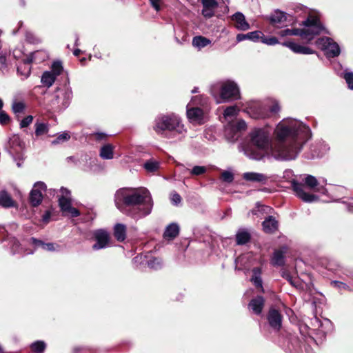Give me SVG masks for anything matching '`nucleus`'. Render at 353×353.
Instances as JSON below:
<instances>
[{
	"instance_id": "nucleus-1",
	"label": "nucleus",
	"mask_w": 353,
	"mask_h": 353,
	"mask_svg": "<svg viewBox=\"0 0 353 353\" xmlns=\"http://www.w3.org/2000/svg\"><path fill=\"white\" fill-rule=\"evenodd\" d=\"M274 136L275 141L270 145L268 130H252L248 136V143L243 148L244 154L254 160L262 159L266 154L280 161L294 160L305 143L311 139L312 131L303 121L289 117L276 125Z\"/></svg>"
},
{
	"instance_id": "nucleus-2",
	"label": "nucleus",
	"mask_w": 353,
	"mask_h": 353,
	"mask_svg": "<svg viewBox=\"0 0 353 353\" xmlns=\"http://www.w3.org/2000/svg\"><path fill=\"white\" fill-rule=\"evenodd\" d=\"M114 202L121 212L135 219L149 215L153 207L152 196L143 188L137 190L120 189L114 195Z\"/></svg>"
},
{
	"instance_id": "nucleus-3",
	"label": "nucleus",
	"mask_w": 353,
	"mask_h": 353,
	"mask_svg": "<svg viewBox=\"0 0 353 353\" xmlns=\"http://www.w3.org/2000/svg\"><path fill=\"white\" fill-rule=\"evenodd\" d=\"M153 130L158 134L168 137L182 135L185 131L181 118L175 114L157 116L154 121Z\"/></svg>"
},
{
	"instance_id": "nucleus-4",
	"label": "nucleus",
	"mask_w": 353,
	"mask_h": 353,
	"mask_svg": "<svg viewBox=\"0 0 353 353\" xmlns=\"http://www.w3.org/2000/svg\"><path fill=\"white\" fill-rule=\"evenodd\" d=\"M301 25L302 28L291 29V36H299L307 43H310L316 36L324 30L319 18L312 14H310Z\"/></svg>"
},
{
	"instance_id": "nucleus-5",
	"label": "nucleus",
	"mask_w": 353,
	"mask_h": 353,
	"mask_svg": "<svg viewBox=\"0 0 353 353\" xmlns=\"http://www.w3.org/2000/svg\"><path fill=\"white\" fill-rule=\"evenodd\" d=\"M291 185L296 195L304 202L312 203L318 201L319 197L317 196L306 192L304 190L305 186L311 190H314L319 185V181L315 176L307 174L303 178L301 183L292 181Z\"/></svg>"
},
{
	"instance_id": "nucleus-6",
	"label": "nucleus",
	"mask_w": 353,
	"mask_h": 353,
	"mask_svg": "<svg viewBox=\"0 0 353 353\" xmlns=\"http://www.w3.org/2000/svg\"><path fill=\"white\" fill-rule=\"evenodd\" d=\"M219 89H220L221 98L224 101L236 100L240 98L239 88L234 81H227L214 83L210 88L211 93L215 95Z\"/></svg>"
},
{
	"instance_id": "nucleus-7",
	"label": "nucleus",
	"mask_w": 353,
	"mask_h": 353,
	"mask_svg": "<svg viewBox=\"0 0 353 353\" xmlns=\"http://www.w3.org/2000/svg\"><path fill=\"white\" fill-rule=\"evenodd\" d=\"M206 97L196 96L193 97L191 101L187 105V117L192 123L201 125L205 121V115L203 110L199 107H194V105H203L206 103Z\"/></svg>"
},
{
	"instance_id": "nucleus-8",
	"label": "nucleus",
	"mask_w": 353,
	"mask_h": 353,
	"mask_svg": "<svg viewBox=\"0 0 353 353\" xmlns=\"http://www.w3.org/2000/svg\"><path fill=\"white\" fill-rule=\"evenodd\" d=\"M61 195L59 196V205L65 216L74 218L80 215L79 211L72 206L71 192L68 188L62 187L60 189Z\"/></svg>"
},
{
	"instance_id": "nucleus-9",
	"label": "nucleus",
	"mask_w": 353,
	"mask_h": 353,
	"mask_svg": "<svg viewBox=\"0 0 353 353\" xmlns=\"http://www.w3.org/2000/svg\"><path fill=\"white\" fill-rule=\"evenodd\" d=\"M316 46L323 50L327 58H334L341 53L339 45L332 38L323 37L315 41Z\"/></svg>"
},
{
	"instance_id": "nucleus-10",
	"label": "nucleus",
	"mask_w": 353,
	"mask_h": 353,
	"mask_svg": "<svg viewBox=\"0 0 353 353\" xmlns=\"http://www.w3.org/2000/svg\"><path fill=\"white\" fill-rule=\"evenodd\" d=\"M72 97V88L68 84H65L56 90L52 104L60 109H65L70 105Z\"/></svg>"
},
{
	"instance_id": "nucleus-11",
	"label": "nucleus",
	"mask_w": 353,
	"mask_h": 353,
	"mask_svg": "<svg viewBox=\"0 0 353 353\" xmlns=\"http://www.w3.org/2000/svg\"><path fill=\"white\" fill-rule=\"evenodd\" d=\"M246 123L243 119L232 121L225 126V135L230 141L237 140L239 132L246 129Z\"/></svg>"
},
{
	"instance_id": "nucleus-12",
	"label": "nucleus",
	"mask_w": 353,
	"mask_h": 353,
	"mask_svg": "<svg viewBox=\"0 0 353 353\" xmlns=\"http://www.w3.org/2000/svg\"><path fill=\"white\" fill-rule=\"evenodd\" d=\"M47 190V186L43 181L36 182L30 193L29 200L33 207L39 205L43 201V192Z\"/></svg>"
},
{
	"instance_id": "nucleus-13",
	"label": "nucleus",
	"mask_w": 353,
	"mask_h": 353,
	"mask_svg": "<svg viewBox=\"0 0 353 353\" xmlns=\"http://www.w3.org/2000/svg\"><path fill=\"white\" fill-rule=\"evenodd\" d=\"M330 148L327 144L323 141L315 142L310 145L309 152L305 154L307 159H314L323 157Z\"/></svg>"
},
{
	"instance_id": "nucleus-14",
	"label": "nucleus",
	"mask_w": 353,
	"mask_h": 353,
	"mask_svg": "<svg viewBox=\"0 0 353 353\" xmlns=\"http://www.w3.org/2000/svg\"><path fill=\"white\" fill-rule=\"evenodd\" d=\"M93 235L96 240V243L92 245L93 250H98L108 246L110 236L107 231L104 230H97L94 232Z\"/></svg>"
},
{
	"instance_id": "nucleus-15",
	"label": "nucleus",
	"mask_w": 353,
	"mask_h": 353,
	"mask_svg": "<svg viewBox=\"0 0 353 353\" xmlns=\"http://www.w3.org/2000/svg\"><path fill=\"white\" fill-rule=\"evenodd\" d=\"M41 54L40 52L32 53L30 57L23 60V63L17 66V73L22 77V79L28 78L31 72L30 63L36 61L37 57Z\"/></svg>"
},
{
	"instance_id": "nucleus-16",
	"label": "nucleus",
	"mask_w": 353,
	"mask_h": 353,
	"mask_svg": "<svg viewBox=\"0 0 353 353\" xmlns=\"http://www.w3.org/2000/svg\"><path fill=\"white\" fill-rule=\"evenodd\" d=\"M268 322L270 326L274 330L279 331L282 326L283 316L281 312L274 307H271L267 316Z\"/></svg>"
},
{
	"instance_id": "nucleus-17",
	"label": "nucleus",
	"mask_w": 353,
	"mask_h": 353,
	"mask_svg": "<svg viewBox=\"0 0 353 353\" xmlns=\"http://www.w3.org/2000/svg\"><path fill=\"white\" fill-rule=\"evenodd\" d=\"M288 17H292L291 14L283 12L280 10H275L268 17L271 25L275 28H281L283 23L288 21Z\"/></svg>"
},
{
	"instance_id": "nucleus-18",
	"label": "nucleus",
	"mask_w": 353,
	"mask_h": 353,
	"mask_svg": "<svg viewBox=\"0 0 353 353\" xmlns=\"http://www.w3.org/2000/svg\"><path fill=\"white\" fill-rule=\"evenodd\" d=\"M283 46L290 48L296 54H312L315 53V51L312 48L292 41H285L283 43Z\"/></svg>"
},
{
	"instance_id": "nucleus-19",
	"label": "nucleus",
	"mask_w": 353,
	"mask_h": 353,
	"mask_svg": "<svg viewBox=\"0 0 353 353\" xmlns=\"http://www.w3.org/2000/svg\"><path fill=\"white\" fill-rule=\"evenodd\" d=\"M30 243L35 247H41L44 250L49 252H59L61 250V245L55 243H44L41 240L34 237L30 239Z\"/></svg>"
},
{
	"instance_id": "nucleus-20",
	"label": "nucleus",
	"mask_w": 353,
	"mask_h": 353,
	"mask_svg": "<svg viewBox=\"0 0 353 353\" xmlns=\"http://www.w3.org/2000/svg\"><path fill=\"white\" fill-rule=\"evenodd\" d=\"M245 112L254 119H263L266 117L263 107L258 103L250 105L246 108Z\"/></svg>"
},
{
	"instance_id": "nucleus-21",
	"label": "nucleus",
	"mask_w": 353,
	"mask_h": 353,
	"mask_svg": "<svg viewBox=\"0 0 353 353\" xmlns=\"http://www.w3.org/2000/svg\"><path fill=\"white\" fill-rule=\"evenodd\" d=\"M265 300L263 296H257L256 297L251 299L248 304V307L255 314L259 315L261 314L263 308L264 307Z\"/></svg>"
},
{
	"instance_id": "nucleus-22",
	"label": "nucleus",
	"mask_w": 353,
	"mask_h": 353,
	"mask_svg": "<svg viewBox=\"0 0 353 353\" xmlns=\"http://www.w3.org/2000/svg\"><path fill=\"white\" fill-rule=\"evenodd\" d=\"M232 20L235 22V27L240 30H248L250 29V25L246 21L245 16L240 12H236L232 16Z\"/></svg>"
},
{
	"instance_id": "nucleus-23",
	"label": "nucleus",
	"mask_w": 353,
	"mask_h": 353,
	"mask_svg": "<svg viewBox=\"0 0 353 353\" xmlns=\"http://www.w3.org/2000/svg\"><path fill=\"white\" fill-rule=\"evenodd\" d=\"M114 146L110 143L103 144L99 150V157L104 160H111L114 158Z\"/></svg>"
},
{
	"instance_id": "nucleus-24",
	"label": "nucleus",
	"mask_w": 353,
	"mask_h": 353,
	"mask_svg": "<svg viewBox=\"0 0 353 353\" xmlns=\"http://www.w3.org/2000/svg\"><path fill=\"white\" fill-rule=\"evenodd\" d=\"M263 229L266 233H273L278 228V221L272 216H268L263 223Z\"/></svg>"
},
{
	"instance_id": "nucleus-25",
	"label": "nucleus",
	"mask_w": 353,
	"mask_h": 353,
	"mask_svg": "<svg viewBox=\"0 0 353 353\" xmlns=\"http://www.w3.org/2000/svg\"><path fill=\"white\" fill-rule=\"evenodd\" d=\"M243 178L248 181L260 182L263 183H265L268 179V177L266 175L262 173L254 172H245L243 175Z\"/></svg>"
},
{
	"instance_id": "nucleus-26",
	"label": "nucleus",
	"mask_w": 353,
	"mask_h": 353,
	"mask_svg": "<svg viewBox=\"0 0 353 353\" xmlns=\"http://www.w3.org/2000/svg\"><path fill=\"white\" fill-rule=\"evenodd\" d=\"M179 225L175 223H172L166 227L163 233V237L167 240H173L179 235Z\"/></svg>"
},
{
	"instance_id": "nucleus-27",
	"label": "nucleus",
	"mask_w": 353,
	"mask_h": 353,
	"mask_svg": "<svg viewBox=\"0 0 353 353\" xmlns=\"http://www.w3.org/2000/svg\"><path fill=\"white\" fill-rule=\"evenodd\" d=\"M114 236L118 241L123 242L126 237V226L122 223H117L114 227Z\"/></svg>"
},
{
	"instance_id": "nucleus-28",
	"label": "nucleus",
	"mask_w": 353,
	"mask_h": 353,
	"mask_svg": "<svg viewBox=\"0 0 353 353\" xmlns=\"http://www.w3.org/2000/svg\"><path fill=\"white\" fill-rule=\"evenodd\" d=\"M261 35H263V33L261 31H254L247 34H239L236 36V40L239 42L245 39H249L253 41H258L261 37Z\"/></svg>"
},
{
	"instance_id": "nucleus-29",
	"label": "nucleus",
	"mask_w": 353,
	"mask_h": 353,
	"mask_svg": "<svg viewBox=\"0 0 353 353\" xmlns=\"http://www.w3.org/2000/svg\"><path fill=\"white\" fill-rule=\"evenodd\" d=\"M8 145L12 151L10 152H18L23 145V143L18 135H13L8 141Z\"/></svg>"
},
{
	"instance_id": "nucleus-30",
	"label": "nucleus",
	"mask_w": 353,
	"mask_h": 353,
	"mask_svg": "<svg viewBox=\"0 0 353 353\" xmlns=\"http://www.w3.org/2000/svg\"><path fill=\"white\" fill-rule=\"evenodd\" d=\"M211 43L210 39L203 36H196L192 39V46L198 50H201Z\"/></svg>"
},
{
	"instance_id": "nucleus-31",
	"label": "nucleus",
	"mask_w": 353,
	"mask_h": 353,
	"mask_svg": "<svg viewBox=\"0 0 353 353\" xmlns=\"http://www.w3.org/2000/svg\"><path fill=\"white\" fill-rule=\"evenodd\" d=\"M0 206L6 208L14 206V201L10 195L5 190L0 192Z\"/></svg>"
},
{
	"instance_id": "nucleus-32",
	"label": "nucleus",
	"mask_w": 353,
	"mask_h": 353,
	"mask_svg": "<svg viewBox=\"0 0 353 353\" xmlns=\"http://www.w3.org/2000/svg\"><path fill=\"white\" fill-rule=\"evenodd\" d=\"M250 234L246 229L239 230L236 234V241L238 245H245L250 239Z\"/></svg>"
},
{
	"instance_id": "nucleus-33",
	"label": "nucleus",
	"mask_w": 353,
	"mask_h": 353,
	"mask_svg": "<svg viewBox=\"0 0 353 353\" xmlns=\"http://www.w3.org/2000/svg\"><path fill=\"white\" fill-rule=\"evenodd\" d=\"M239 111V110L236 105L229 106L224 110L223 117L228 123L234 121Z\"/></svg>"
},
{
	"instance_id": "nucleus-34",
	"label": "nucleus",
	"mask_w": 353,
	"mask_h": 353,
	"mask_svg": "<svg viewBox=\"0 0 353 353\" xmlns=\"http://www.w3.org/2000/svg\"><path fill=\"white\" fill-rule=\"evenodd\" d=\"M6 241H8L11 252L12 254H21L23 252V248L19 241L14 237H8Z\"/></svg>"
},
{
	"instance_id": "nucleus-35",
	"label": "nucleus",
	"mask_w": 353,
	"mask_h": 353,
	"mask_svg": "<svg viewBox=\"0 0 353 353\" xmlns=\"http://www.w3.org/2000/svg\"><path fill=\"white\" fill-rule=\"evenodd\" d=\"M261 270L260 268H254L252 270V276L251 281L256 288H259L263 290V283L261 277Z\"/></svg>"
},
{
	"instance_id": "nucleus-36",
	"label": "nucleus",
	"mask_w": 353,
	"mask_h": 353,
	"mask_svg": "<svg viewBox=\"0 0 353 353\" xmlns=\"http://www.w3.org/2000/svg\"><path fill=\"white\" fill-rule=\"evenodd\" d=\"M56 77L54 76V74H53V73L49 71H46L43 73L41 76V81L43 85L50 88L52 85Z\"/></svg>"
},
{
	"instance_id": "nucleus-37",
	"label": "nucleus",
	"mask_w": 353,
	"mask_h": 353,
	"mask_svg": "<svg viewBox=\"0 0 353 353\" xmlns=\"http://www.w3.org/2000/svg\"><path fill=\"white\" fill-rule=\"evenodd\" d=\"M272 264L276 266H281L284 264V252L282 250H275L272 258Z\"/></svg>"
},
{
	"instance_id": "nucleus-38",
	"label": "nucleus",
	"mask_w": 353,
	"mask_h": 353,
	"mask_svg": "<svg viewBox=\"0 0 353 353\" xmlns=\"http://www.w3.org/2000/svg\"><path fill=\"white\" fill-rule=\"evenodd\" d=\"M143 166L147 172H154L159 169V162L154 159H149L143 163Z\"/></svg>"
},
{
	"instance_id": "nucleus-39",
	"label": "nucleus",
	"mask_w": 353,
	"mask_h": 353,
	"mask_svg": "<svg viewBox=\"0 0 353 353\" xmlns=\"http://www.w3.org/2000/svg\"><path fill=\"white\" fill-rule=\"evenodd\" d=\"M46 348V343L43 341H37L30 345V349L34 353H43Z\"/></svg>"
},
{
	"instance_id": "nucleus-40",
	"label": "nucleus",
	"mask_w": 353,
	"mask_h": 353,
	"mask_svg": "<svg viewBox=\"0 0 353 353\" xmlns=\"http://www.w3.org/2000/svg\"><path fill=\"white\" fill-rule=\"evenodd\" d=\"M35 126V135L37 137H40L48 132L49 126L46 123L42 122H37L34 124Z\"/></svg>"
},
{
	"instance_id": "nucleus-41",
	"label": "nucleus",
	"mask_w": 353,
	"mask_h": 353,
	"mask_svg": "<svg viewBox=\"0 0 353 353\" xmlns=\"http://www.w3.org/2000/svg\"><path fill=\"white\" fill-rule=\"evenodd\" d=\"M96 349L91 346L79 345L73 348L74 353H94Z\"/></svg>"
},
{
	"instance_id": "nucleus-42",
	"label": "nucleus",
	"mask_w": 353,
	"mask_h": 353,
	"mask_svg": "<svg viewBox=\"0 0 353 353\" xmlns=\"http://www.w3.org/2000/svg\"><path fill=\"white\" fill-rule=\"evenodd\" d=\"M187 171L192 176H200L206 172L207 168L205 166L195 165L192 169H187Z\"/></svg>"
},
{
	"instance_id": "nucleus-43",
	"label": "nucleus",
	"mask_w": 353,
	"mask_h": 353,
	"mask_svg": "<svg viewBox=\"0 0 353 353\" xmlns=\"http://www.w3.org/2000/svg\"><path fill=\"white\" fill-rule=\"evenodd\" d=\"M147 265L151 269L158 270L162 267L163 262L159 258H152L147 261Z\"/></svg>"
},
{
	"instance_id": "nucleus-44",
	"label": "nucleus",
	"mask_w": 353,
	"mask_h": 353,
	"mask_svg": "<svg viewBox=\"0 0 353 353\" xmlns=\"http://www.w3.org/2000/svg\"><path fill=\"white\" fill-rule=\"evenodd\" d=\"M70 139L68 132H64L58 135V137L52 141V145H57L68 141Z\"/></svg>"
},
{
	"instance_id": "nucleus-45",
	"label": "nucleus",
	"mask_w": 353,
	"mask_h": 353,
	"mask_svg": "<svg viewBox=\"0 0 353 353\" xmlns=\"http://www.w3.org/2000/svg\"><path fill=\"white\" fill-rule=\"evenodd\" d=\"M261 43L268 46H274L279 43V40L274 37H265L263 34L259 39Z\"/></svg>"
},
{
	"instance_id": "nucleus-46",
	"label": "nucleus",
	"mask_w": 353,
	"mask_h": 353,
	"mask_svg": "<svg viewBox=\"0 0 353 353\" xmlns=\"http://www.w3.org/2000/svg\"><path fill=\"white\" fill-rule=\"evenodd\" d=\"M62 70L63 66L61 61H54L52 63L50 72L53 73L56 77L61 73Z\"/></svg>"
},
{
	"instance_id": "nucleus-47",
	"label": "nucleus",
	"mask_w": 353,
	"mask_h": 353,
	"mask_svg": "<svg viewBox=\"0 0 353 353\" xmlns=\"http://www.w3.org/2000/svg\"><path fill=\"white\" fill-rule=\"evenodd\" d=\"M331 285L339 290H351L350 288L345 283L339 281H331Z\"/></svg>"
},
{
	"instance_id": "nucleus-48",
	"label": "nucleus",
	"mask_w": 353,
	"mask_h": 353,
	"mask_svg": "<svg viewBox=\"0 0 353 353\" xmlns=\"http://www.w3.org/2000/svg\"><path fill=\"white\" fill-rule=\"evenodd\" d=\"M221 179L226 183H232L234 180V174L232 172L225 170L221 173Z\"/></svg>"
},
{
	"instance_id": "nucleus-49",
	"label": "nucleus",
	"mask_w": 353,
	"mask_h": 353,
	"mask_svg": "<svg viewBox=\"0 0 353 353\" xmlns=\"http://www.w3.org/2000/svg\"><path fill=\"white\" fill-rule=\"evenodd\" d=\"M344 79L348 85V88L353 90V73L345 72L344 74Z\"/></svg>"
},
{
	"instance_id": "nucleus-50",
	"label": "nucleus",
	"mask_w": 353,
	"mask_h": 353,
	"mask_svg": "<svg viewBox=\"0 0 353 353\" xmlns=\"http://www.w3.org/2000/svg\"><path fill=\"white\" fill-rule=\"evenodd\" d=\"M203 7L208 8H216L217 2L216 0H201Z\"/></svg>"
},
{
	"instance_id": "nucleus-51",
	"label": "nucleus",
	"mask_w": 353,
	"mask_h": 353,
	"mask_svg": "<svg viewBox=\"0 0 353 353\" xmlns=\"http://www.w3.org/2000/svg\"><path fill=\"white\" fill-rule=\"evenodd\" d=\"M216 8H208L203 7L202 14L206 18H210L214 14Z\"/></svg>"
},
{
	"instance_id": "nucleus-52",
	"label": "nucleus",
	"mask_w": 353,
	"mask_h": 353,
	"mask_svg": "<svg viewBox=\"0 0 353 353\" xmlns=\"http://www.w3.org/2000/svg\"><path fill=\"white\" fill-rule=\"evenodd\" d=\"M10 119L8 114L5 111L0 112V123L6 125L9 123Z\"/></svg>"
},
{
	"instance_id": "nucleus-53",
	"label": "nucleus",
	"mask_w": 353,
	"mask_h": 353,
	"mask_svg": "<svg viewBox=\"0 0 353 353\" xmlns=\"http://www.w3.org/2000/svg\"><path fill=\"white\" fill-rule=\"evenodd\" d=\"M33 121V117L32 116H27L26 117L23 118L22 121L20 123V127L21 128H26Z\"/></svg>"
},
{
	"instance_id": "nucleus-54",
	"label": "nucleus",
	"mask_w": 353,
	"mask_h": 353,
	"mask_svg": "<svg viewBox=\"0 0 353 353\" xmlns=\"http://www.w3.org/2000/svg\"><path fill=\"white\" fill-rule=\"evenodd\" d=\"M24 109V105L21 102H16L12 105V110L14 113H21Z\"/></svg>"
},
{
	"instance_id": "nucleus-55",
	"label": "nucleus",
	"mask_w": 353,
	"mask_h": 353,
	"mask_svg": "<svg viewBox=\"0 0 353 353\" xmlns=\"http://www.w3.org/2000/svg\"><path fill=\"white\" fill-rule=\"evenodd\" d=\"M171 201L174 205H178L181 201V196L178 193L174 192L172 194Z\"/></svg>"
},
{
	"instance_id": "nucleus-56",
	"label": "nucleus",
	"mask_w": 353,
	"mask_h": 353,
	"mask_svg": "<svg viewBox=\"0 0 353 353\" xmlns=\"http://www.w3.org/2000/svg\"><path fill=\"white\" fill-rule=\"evenodd\" d=\"M26 40L31 43H35L38 42V39L36 38L32 32H26Z\"/></svg>"
},
{
	"instance_id": "nucleus-57",
	"label": "nucleus",
	"mask_w": 353,
	"mask_h": 353,
	"mask_svg": "<svg viewBox=\"0 0 353 353\" xmlns=\"http://www.w3.org/2000/svg\"><path fill=\"white\" fill-rule=\"evenodd\" d=\"M283 277L288 280L292 285L296 286V281L288 273L283 272Z\"/></svg>"
},
{
	"instance_id": "nucleus-58",
	"label": "nucleus",
	"mask_w": 353,
	"mask_h": 353,
	"mask_svg": "<svg viewBox=\"0 0 353 353\" xmlns=\"http://www.w3.org/2000/svg\"><path fill=\"white\" fill-rule=\"evenodd\" d=\"M93 136L97 141H102L107 138V134L103 132H96Z\"/></svg>"
},
{
	"instance_id": "nucleus-59",
	"label": "nucleus",
	"mask_w": 353,
	"mask_h": 353,
	"mask_svg": "<svg viewBox=\"0 0 353 353\" xmlns=\"http://www.w3.org/2000/svg\"><path fill=\"white\" fill-rule=\"evenodd\" d=\"M150 2L156 11L158 12L161 10V0H150Z\"/></svg>"
},
{
	"instance_id": "nucleus-60",
	"label": "nucleus",
	"mask_w": 353,
	"mask_h": 353,
	"mask_svg": "<svg viewBox=\"0 0 353 353\" xmlns=\"http://www.w3.org/2000/svg\"><path fill=\"white\" fill-rule=\"evenodd\" d=\"M277 34L281 37L291 36V29L287 28V29L282 30L278 32Z\"/></svg>"
},
{
	"instance_id": "nucleus-61",
	"label": "nucleus",
	"mask_w": 353,
	"mask_h": 353,
	"mask_svg": "<svg viewBox=\"0 0 353 353\" xmlns=\"http://www.w3.org/2000/svg\"><path fill=\"white\" fill-rule=\"evenodd\" d=\"M270 110V112L272 113H277L279 111L280 108H279V104L277 103H275L272 105Z\"/></svg>"
},
{
	"instance_id": "nucleus-62",
	"label": "nucleus",
	"mask_w": 353,
	"mask_h": 353,
	"mask_svg": "<svg viewBox=\"0 0 353 353\" xmlns=\"http://www.w3.org/2000/svg\"><path fill=\"white\" fill-rule=\"evenodd\" d=\"M50 212L49 211H46L42 216V221L44 223H48L50 220Z\"/></svg>"
},
{
	"instance_id": "nucleus-63",
	"label": "nucleus",
	"mask_w": 353,
	"mask_h": 353,
	"mask_svg": "<svg viewBox=\"0 0 353 353\" xmlns=\"http://www.w3.org/2000/svg\"><path fill=\"white\" fill-rule=\"evenodd\" d=\"M0 63L3 65V66H6V57L5 55H3V54H0Z\"/></svg>"
},
{
	"instance_id": "nucleus-64",
	"label": "nucleus",
	"mask_w": 353,
	"mask_h": 353,
	"mask_svg": "<svg viewBox=\"0 0 353 353\" xmlns=\"http://www.w3.org/2000/svg\"><path fill=\"white\" fill-rule=\"evenodd\" d=\"M347 209L350 212H353V199L352 201L348 204Z\"/></svg>"
}]
</instances>
